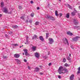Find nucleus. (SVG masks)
<instances>
[{
  "label": "nucleus",
  "mask_w": 80,
  "mask_h": 80,
  "mask_svg": "<svg viewBox=\"0 0 80 80\" xmlns=\"http://www.w3.org/2000/svg\"><path fill=\"white\" fill-rule=\"evenodd\" d=\"M69 57H71V54H69Z\"/></svg>",
  "instance_id": "13d9d810"
},
{
  "label": "nucleus",
  "mask_w": 80,
  "mask_h": 80,
  "mask_svg": "<svg viewBox=\"0 0 80 80\" xmlns=\"http://www.w3.org/2000/svg\"><path fill=\"white\" fill-rule=\"evenodd\" d=\"M2 14H0V18H1V17H2Z\"/></svg>",
  "instance_id": "6e6d98bb"
},
{
  "label": "nucleus",
  "mask_w": 80,
  "mask_h": 80,
  "mask_svg": "<svg viewBox=\"0 0 80 80\" xmlns=\"http://www.w3.org/2000/svg\"><path fill=\"white\" fill-rule=\"evenodd\" d=\"M29 22L30 23H32V20H30L29 21Z\"/></svg>",
  "instance_id": "79ce46f5"
},
{
  "label": "nucleus",
  "mask_w": 80,
  "mask_h": 80,
  "mask_svg": "<svg viewBox=\"0 0 80 80\" xmlns=\"http://www.w3.org/2000/svg\"><path fill=\"white\" fill-rule=\"evenodd\" d=\"M65 41H66L68 45H69V43H68V40L66 38H65Z\"/></svg>",
  "instance_id": "aec40b11"
},
{
  "label": "nucleus",
  "mask_w": 80,
  "mask_h": 80,
  "mask_svg": "<svg viewBox=\"0 0 80 80\" xmlns=\"http://www.w3.org/2000/svg\"><path fill=\"white\" fill-rule=\"evenodd\" d=\"M59 0V1H60V0Z\"/></svg>",
  "instance_id": "e2e57ef3"
},
{
  "label": "nucleus",
  "mask_w": 80,
  "mask_h": 80,
  "mask_svg": "<svg viewBox=\"0 0 80 80\" xmlns=\"http://www.w3.org/2000/svg\"><path fill=\"white\" fill-rule=\"evenodd\" d=\"M71 48H72V49H74V48L73 47V46H71Z\"/></svg>",
  "instance_id": "de8ad7c7"
},
{
  "label": "nucleus",
  "mask_w": 80,
  "mask_h": 80,
  "mask_svg": "<svg viewBox=\"0 0 80 80\" xmlns=\"http://www.w3.org/2000/svg\"><path fill=\"white\" fill-rule=\"evenodd\" d=\"M28 68L29 69V70H30V68H31L30 67H29V66H28Z\"/></svg>",
  "instance_id": "49530a36"
},
{
  "label": "nucleus",
  "mask_w": 80,
  "mask_h": 80,
  "mask_svg": "<svg viewBox=\"0 0 80 80\" xmlns=\"http://www.w3.org/2000/svg\"><path fill=\"white\" fill-rule=\"evenodd\" d=\"M35 57L36 58H39L40 57V55L38 54V53H37V52H35Z\"/></svg>",
  "instance_id": "6e6552de"
},
{
  "label": "nucleus",
  "mask_w": 80,
  "mask_h": 80,
  "mask_svg": "<svg viewBox=\"0 0 80 80\" xmlns=\"http://www.w3.org/2000/svg\"><path fill=\"white\" fill-rule=\"evenodd\" d=\"M39 38L41 41H42V42H43L44 40V39H43V36H40L39 37Z\"/></svg>",
  "instance_id": "ddd939ff"
},
{
  "label": "nucleus",
  "mask_w": 80,
  "mask_h": 80,
  "mask_svg": "<svg viewBox=\"0 0 80 80\" xmlns=\"http://www.w3.org/2000/svg\"><path fill=\"white\" fill-rule=\"evenodd\" d=\"M38 37V36H37L36 35H34V36L32 38V39L34 40L35 38H37Z\"/></svg>",
  "instance_id": "2eb2a0df"
},
{
  "label": "nucleus",
  "mask_w": 80,
  "mask_h": 80,
  "mask_svg": "<svg viewBox=\"0 0 80 80\" xmlns=\"http://www.w3.org/2000/svg\"><path fill=\"white\" fill-rule=\"evenodd\" d=\"M23 55H25V54H24V53H23Z\"/></svg>",
  "instance_id": "052dcab7"
},
{
  "label": "nucleus",
  "mask_w": 80,
  "mask_h": 80,
  "mask_svg": "<svg viewBox=\"0 0 80 80\" xmlns=\"http://www.w3.org/2000/svg\"><path fill=\"white\" fill-rule=\"evenodd\" d=\"M3 58H4V59L6 58H7V57L6 56H3Z\"/></svg>",
  "instance_id": "58836bf2"
},
{
  "label": "nucleus",
  "mask_w": 80,
  "mask_h": 80,
  "mask_svg": "<svg viewBox=\"0 0 80 80\" xmlns=\"http://www.w3.org/2000/svg\"><path fill=\"white\" fill-rule=\"evenodd\" d=\"M25 43V44H27V43Z\"/></svg>",
  "instance_id": "0e129e2a"
},
{
  "label": "nucleus",
  "mask_w": 80,
  "mask_h": 80,
  "mask_svg": "<svg viewBox=\"0 0 80 80\" xmlns=\"http://www.w3.org/2000/svg\"><path fill=\"white\" fill-rule=\"evenodd\" d=\"M49 35V34L48 33H46V38L47 39L49 37L48 36Z\"/></svg>",
  "instance_id": "b1692460"
},
{
  "label": "nucleus",
  "mask_w": 80,
  "mask_h": 80,
  "mask_svg": "<svg viewBox=\"0 0 80 80\" xmlns=\"http://www.w3.org/2000/svg\"><path fill=\"white\" fill-rule=\"evenodd\" d=\"M67 34L68 35H71V36H72V35H73V34H72V33L70 32H68Z\"/></svg>",
  "instance_id": "6ab92c4d"
},
{
  "label": "nucleus",
  "mask_w": 80,
  "mask_h": 80,
  "mask_svg": "<svg viewBox=\"0 0 80 80\" xmlns=\"http://www.w3.org/2000/svg\"><path fill=\"white\" fill-rule=\"evenodd\" d=\"M15 61L16 62H17V64H19V65H20V64H21V61L19 59H16Z\"/></svg>",
  "instance_id": "0eeeda50"
},
{
  "label": "nucleus",
  "mask_w": 80,
  "mask_h": 80,
  "mask_svg": "<svg viewBox=\"0 0 80 80\" xmlns=\"http://www.w3.org/2000/svg\"><path fill=\"white\" fill-rule=\"evenodd\" d=\"M9 34H12V31L9 32Z\"/></svg>",
  "instance_id": "c03bdc74"
},
{
  "label": "nucleus",
  "mask_w": 80,
  "mask_h": 80,
  "mask_svg": "<svg viewBox=\"0 0 80 80\" xmlns=\"http://www.w3.org/2000/svg\"><path fill=\"white\" fill-rule=\"evenodd\" d=\"M78 17H79V18H80V15L79 14L78 15Z\"/></svg>",
  "instance_id": "4d7b16f0"
},
{
  "label": "nucleus",
  "mask_w": 80,
  "mask_h": 80,
  "mask_svg": "<svg viewBox=\"0 0 80 80\" xmlns=\"http://www.w3.org/2000/svg\"><path fill=\"white\" fill-rule=\"evenodd\" d=\"M63 68L62 66L60 67L58 69V73L59 74H62V73L64 74L65 73V72H63Z\"/></svg>",
  "instance_id": "f257e3e1"
},
{
  "label": "nucleus",
  "mask_w": 80,
  "mask_h": 80,
  "mask_svg": "<svg viewBox=\"0 0 80 80\" xmlns=\"http://www.w3.org/2000/svg\"><path fill=\"white\" fill-rule=\"evenodd\" d=\"M12 27L14 28H17L18 26L17 25H14L12 26Z\"/></svg>",
  "instance_id": "5701e85b"
},
{
  "label": "nucleus",
  "mask_w": 80,
  "mask_h": 80,
  "mask_svg": "<svg viewBox=\"0 0 80 80\" xmlns=\"http://www.w3.org/2000/svg\"><path fill=\"white\" fill-rule=\"evenodd\" d=\"M64 39V38L63 39ZM65 41L64 40H63V42L64 43V44H65V45H66V44H67V43H65Z\"/></svg>",
  "instance_id": "a19ab883"
},
{
  "label": "nucleus",
  "mask_w": 80,
  "mask_h": 80,
  "mask_svg": "<svg viewBox=\"0 0 80 80\" xmlns=\"http://www.w3.org/2000/svg\"><path fill=\"white\" fill-rule=\"evenodd\" d=\"M46 18L47 19H49V20H55V19L52 16H50L49 15H47L46 16Z\"/></svg>",
  "instance_id": "f03ea898"
},
{
  "label": "nucleus",
  "mask_w": 80,
  "mask_h": 80,
  "mask_svg": "<svg viewBox=\"0 0 80 80\" xmlns=\"http://www.w3.org/2000/svg\"><path fill=\"white\" fill-rule=\"evenodd\" d=\"M25 17V15H24L23 16H22V17H21L20 18L21 19H22V20H24V18Z\"/></svg>",
  "instance_id": "7c9ffc66"
},
{
  "label": "nucleus",
  "mask_w": 80,
  "mask_h": 80,
  "mask_svg": "<svg viewBox=\"0 0 80 80\" xmlns=\"http://www.w3.org/2000/svg\"><path fill=\"white\" fill-rule=\"evenodd\" d=\"M18 8L19 9H22V6H19Z\"/></svg>",
  "instance_id": "4c0bfd02"
},
{
  "label": "nucleus",
  "mask_w": 80,
  "mask_h": 80,
  "mask_svg": "<svg viewBox=\"0 0 80 80\" xmlns=\"http://www.w3.org/2000/svg\"><path fill=\"white\" fill-rule=\"evenodd\" d=\"M58 78H61V76H58Z\"/></svg>",
  "instance_id": "3c124183"
},
{
  "label": "nucleus",
  "mask_w": 80,
  "mask_h": 80,
  "mask_svg": "<svg viewBox=\"0 0 80 80\" xmlns=\"http://www.w3.org/2000/svg\"><path fill=\"white\" fill-rule=\"evenodd\" d=\"M78 73H80V67L78 68Z\"/></svg>",
  "instance_id": "c85d7f7f"
},
{
  "label": "nucleus",
  "mask_w": 80,
  "mask_h": 80,
  "mask_svg": "<svg viewBox=\"0 0 80 80\" xmlns=\"http://www.w3.org/2000/svg\"><path fill=\"white\" fill-rule=\"evenodd\" d=\"M39 70L40 69H39V68L37 67L36 68H35L34 71L36 72H39Z\"/></svg>",
  "instance_id": "4468645a"
},
{
  "label": "nucleus",
  "mask_w": 80,
  "mask_h": 80,
  "mask_svg": "<svg viewBox=\"0 0 80 80\" xmlns=\"http://www.w3.org/2000/svg\"><path fill=\"white\" fill-rule=\"evenodd\" d=\"M48 43H49V44H52V43H53L54 42L53 39H52V38H48Z\"/></svg>",
  "instance_id": "39448f33"
},
{
  "label": "nucleus",
  "mask_w": 80,
  "mask_h": 80,
  "mask_svg": "<svg viewBox=\"0 0 80 80\" xmlns=\"http://www.w3.org/2000/svg\"><path fill=\"white\" fill-rule=\"evenodd\" d=\"M24 52L26 56H27V55H28V50L27 49H24Z\"/></svg>",
  "instance_id": "423d86ee"
},
{
  "label": "nucleus",
  "mask_w": 80,
  "mask_h": 80,
  "mask_svg": "<svg viewBox=\"0 0 80 80\" xmlns=\"http://www.w3.org/2000/svg\"><path fill=\"white\" fill-rule=\"evenodd\" d=\"M74 23L75 25H77V24H78V22L76 19H74Z\"/></svg>",
  "instance_id": "dca6fc26"
},
{
  "label": "nucleus",
  "mask_w": 80,
  "mask_h": 80,
  "mask_svg": "<svg viewBox=\"0 0 80 80\" xmlns=\"http://www.w3.org/2000/svg\"><path fill=\"white\" fill-rule=\"evenodd\" d=\"M24 61L25 62H27V60L26 59H24Z\"/></svg>",
  "instance_id": "09e8293b"
},
{
  "label": "nucleus",
  "mask_w": 80,
  "mask_h": 80,
  "mask_svg": "<svg viewBox=\"0 0 80 80\" xmlns=\"http://www.w3.org/2000/svg\"><path fill=\"white\" fill-rule=\"evenodd\" d=\"M66 60H66V58H63V61L64 63H65V62H66Z\"/></svg>",
  "instance_id": "c756f323"
},
{
  "label": "nucleus",
  "mask_w": 80,
  "mask_h": 80,
  "mask_svg": "<svg viewBox=\"0 0 80 80\" xmlns=\"http://www.w3.org/2000/svg\"><path fill=\"white\" fill-rule=\"evenodd\" d=\"M28 20H29V18H28V19H26V21H25V23H28L29 21Z\"/></svg>",
  "instance_id": "2f4dec72"
},
{
  "label": "nucleus",
  "mask_w": 80,
  "mask_h": 80,
  "mask_svg": "<svg viewBox=\"0 0 80 80\" xmlns=\"http://www.w3.org/2000/svg\"><path fill=\"white\" fill-rule=\"evenodd\" d=\"M59 49L60 50H62V48H59Z\"/></svg>",
  "instance_id": "5fc2aeb1"
},
{
  "label": "nucleus",
  "mask_w": 80,
  "mask_h": 80,
  "mask_svg": "<svg viewBox=\"0 0 80 80\" xmlns=\"http://www.w3.org/2000/svg\"><path fill=\"white\" fill-rule=\"evenodd\" d=\"M1 7H3L4 5V2H1Z\"/></svg>",
  "instance_id": "4be33fe9"
},
{
  "label": "nucleus",
  "mask_w": 80,
  "mask_h": 80,
  "mask_svg": "<svg viewBox=\"0 0 80 80\" xmlns=\"http://www.w3.org/2000/svg\"><path fill=\"white\" fill-rule=\"evenodd\" d=\"M5 37H7V38H8V35H7V34H6L5 35Z\"/></svg>",
  "instance_id": "ea45409f"
},
{
  "label": "nucleus",
  "mask_w": 80,
  "mask_h": 80,
  "mask_svg": "<svg viewBox=\"0 0 80 80\" xmlns=\"http://www.w3.org/2000/svg\"><path fill=\"white\" fill-rule=\"evenodd\" d=\"M26 42L27 44H28V43H30V41L28 40V36H27L26 37Z\"/></svg>",
  "instance_id": "9d476101"
},
{
  "label": "nucleus",
  "mask_w": 80,
  "mask_h": 80,
  "mask_svg": "<svg viewBox=\"0 0 80 80\" xmlns=\"http://www.w3.org/2000/svg\"><path fill=\"white\" fill-rule=\"evenodd\" d=\"M79 28V26H76L74 27V28Z\"/></svg>",
  "instance_id": "72a5a7b5"
},
{
  "label": "nucleus",
  "mask_w": 80,
  "mask_h": 80,
  "mask_svg": "<svg viewBox=\"0 0 80 80\" xmlns=\"http://www.w3.org/2000/svg\"><path fill=\"white\" fill-rule=\"evenodd\" d=\"M31 3L32 4V3H33V1H31Z\"/></svg>",
  "instance_id": "8fccbe9b"
},
{
  "label": "nucleus",
  "mask_w": 80,
  "mask_h": 80,
  "mask_svg": "<svg viewBox=\"0 0 80 80\" xmlns=\"http://www.w3.org/2000/svg\"><path fill=\"white\" fill-rule=\"evenodd\" d=\"M23 45H22V47H23Z\"/></svg>",
  "instance_id": "69168bd1"
},
{
  "label": "nucleus",
  "mask_w": 80,
  "mask_h": 80,
  "mask_svg": "<svg viewBox=\"0 0 80 80\" xmlns=\"http://www.w3.org/2000/svg\"><path fill=\"white\" fill-rule=\"evenodd\" d=\"M59 15L60 16L59 17L60 18L62 16V13H59Z\"/></svg>",
  "instance_id": "c9c22d12"
},
{
  "label": "nucleus",
  "mask_w": 80,
  "mask_h": 80,
  "mask_svg": "<svg viewBox=\"0 0 80 80\" xmlns=\"http://www.w3.org/2000/svg\"><path fill=\"white\" fill-rule=\"evenodd\" d=\"M78 38H80V37L78 36H76V37H74L72 38V41L74 42H77L78 41Z\"/></svg>",
  "instance_id": "20e7f679"
},
{
  "label": "nucleus",
  "mask_w": 80,
  "mask_h": 80,
  "mask_svg": "<svg viewBox=\"0 0 80 80\" xmlns=\"http://www.w3.org/2000/svg\"><path fill=\"white\" fill-rule=\"evenodd\" d=\"M79 80H80V79H79Z\"/></svg>",
  "instance_id": "774afa93"
},
{
  "label": "nucleus",
  "mask_w": 80,
  "mask_h": 80,
  "mask_svg": "<svg viewBox=\"0 0 80 80\" xmlns=\"http://www.w3.org/2000/svg\"><path fill=\"white\" fill-rule=\"evenodd\" d=\"M39 9H40V8L39 7H38L37 8V10H39Z\"/></svg>",
  "instance_id": "603ef678"
},
{
  "label": "nucleus",
  "mask_w": 80,
  "mask_h": 80,
  "mask_svg": "<svg viewBox=\"0 0 80 80\" xmlns=\"http://www.w3.org/2000/svg\"><path fill=\"white\" fill-rule=\"evenodd\" d=\"M52 65V63H49L48 64V66H50V65Z\"/></svg>",
  "instance_id": "a18cd8bd"
},
{
  "label": "nucleus",
  "mask_w": 80,
  "mask_h": 80,
  "mask_svg": "<svg viewBox=\"0 0 80 80\" xmlns=\"http://www.w3.org/2000/svg\"><path fill=\"white\" fill-rule=\"evenodd\" d=\"M67 59L68 60V61H69L70 63H71V62H72V59L69 56H67Z\"/></svg>",
  "instance_id": "1a4fd4ad"
},
{
  "label": "nucleus",
  "mask_w": 80,
  "mask_h": 80,
  "mask_svg": "<svg viewBox=\"0 0 80 80\" xmlns=\"http://www.w3.org/2000/svg\"><path fill=\"white\" fill-rule=\"evenodd\" d=\"M63 70H64L65 73H68V70L65 68L63 69Z\"/></svg>",
  "instance_id": "a211bd4d"
},
{
  "label": "nucleus",
  "mask_w": 80,
  "mask_h": 80,
  "mask_svg": "<svg viewBox=\"0 0 80 80\" xmlns=\"http://www.w3.org/2000/svg\"><path fill=\"white\" fill-rule=\"evenodd\" d=\"M49 53H50L48 52V55H49Z\"/></svg>",
  "instance_id": "338daca9"
},
{
  "label": "nucleus",
  "mask_w": 80,
  "mask_h": 80,
  "mask_svg": "<svg viewBox=\"0 0 80 80\" xmlns=\"http://www.w3.org/2000/svg\"><path fill=\"white\" fill-rule=\"evenodd\" d=\"M64 66L65 67H70V65L68 64L67 63H66L65 64H64Z\"/></svg>",
  "instance_id": "bb28decb"
},
{
  "label": "nucleus",
  "mask_w": 80,
  "mask_h": 80,
  "mask_svg": "<svg viewBox=\"0 0 80 80\" xmlns=\"http://www.w3.org/2000/svg\"><path fill=\"white\" fill-rule=\"evenodd\" d=\"M55 14L56 16H57V17H58L59 15V14L58 13V11H56L55 12Z\"/></svg>",
  "instance_id": "f3484780"
},
{
  "label": "nucleus",
  "mask_w": 80,
  "mask_h": 80,
  "mask_svg": "<svg viewBox=\"0 0 80 80\" xmlns=\"http://www.w3.org/2000/svg\"><path fill=\"white\" fill-rule=\"evenodd\" d=\"M31 16L32 17H34V13H32L31 14Z\"/></svg>",
  "instance_id": "473e14b6"
},
{
  "label": "nucleus",
  "mask_w": 80,
  "mask_h": 80,
  "mask_svg": "<svg viewBox=\"0 0 80 80\" xmlns=\"http://www.w3.org/2000/svg\"><path fill=\"white\" fill-rule=\"evenodd\" d=\"M71 14L72 15V16H75V15H76V13L74 12H72L71 13Z\"/></svg>",
  "instance_id": "a878e982"
},
{
  "label": "nucleus",
  "mask_w": 80,
  "mask_h": 80,
  "mask_svg": "<svg viewBox=\"0 0 80 80\" xmlns=\"http://www.w3.org/2000/svg\"><path fill=\"white\" fill-rule=\"evenodd\" d=\"M40 75H43V73H42V72H40Z\"/></svg>",
  "instance_id": "864d4df0"
},
{
  "label": "nucleus",
  "mask_w": 80,
  "mask_h": 80,
  "mask_svg": "<svg viewBox=\"0 0 80 80\" xmlns=\"http://www.w3.org/2000/svg\"><path fill=\"white\" fill-rule=\"evenodd\" d=\"M22 47V46H20V48H21Z\"/></svg>",
  "instance_id": "680f3d73"
},
{
  "label": "nucleus",
  "mask_w": 80,
  "mask_h": 80,
  "mask_svg": "<svg viewBox=\"0 0 80 80\" xmlns=\"http://www.w3.org/2000/svg\"><path fill=\"white\" fill-rule=\"evenodd\" d=\"M78 8H79V10H80V6H79Z\"/></svg>",
  "instance_id": "bf43d9fd"
},
{
  "label": "nucleus",
  "mask_w": 80,
  "mask_h": 80,
  "mask_svg": "<svg viewBox=\"0 0 80 80\" xmlns=\"http://www.w3.org/2000/svg\"><path fill=\"white\" fill-rule=\"evenodd\" d=\"M39 22H36L35 23V25H38V24H39Z\"/></svg>",
  "instance_id": "cd10ccee"
},
{
  "label": "nucleus",
  "mask_w": 80,
  "mask_h": 80,
  "mask_svg": "<svg viewBox=\"0 0 80 80\" xmlns=\"http://www.w3.org/2000/svg\"><path fill=\"white\" fill-rule=\"evenodd\" d=\"M68 7L70 9H71L72 8H71V7L70 6V5L69 4L68 5Z\"/></svg>",
  "instance_id": "f704fd0d"
},
{
  "label": "nucleus",
  "mask_w": 80,
  "mask_h": 80,
  "mask_svg": "<svg viewBox=\"0 0 80 80\" xmlns=\"http://www.w3.org/2000/svg\"><path fill=\"white\" fill-rule=\"evenodd\" d=\"M32 49L33 51H35V50H36V47H33L32 48Z\"/></svg>",
  "instance_id": "393cba45"
},
{
  "label": "nucleus",
  "mask_w": 80,
  "mask_h": 80,
  "mask_svg": "<svg viewBox=\"0 0 80 80\" xmlns=\"http://www.w3.org/2000/svg\"><path fill=\"white\" fill-rule=\"evenodd\" d=\"M2 11L3 12L5 13H9L8 12V9L7 8H3L2 9Z\"/></svg>",
  "instance_id": "7ed1b4c3"
},
{
  "label": "nucleus",
  "mask_w": 80,
  "mask_h": 80,
  "mask_svg": "<svg viewBox=\"0 0 80 80\" xmlns=\"http://www.w3.org/2000/svg\"><path fill=\"white\" fill-rule=\"evenodd\" d=\"M74 78V75L72 74L70 77V79L71 80H73V78Z\"/></svg>",
  "instance_id": "f8f14e48"
},
{
  "label": "nucleus",
  "mask_w": 80,
  "mask_h": 80,
  "mask_svg": "<svg viewBox=\"0 0 80 80\" xmlns=\"http://www.w3.org/2000/svg\"><path fill=\"white\" fill-rule=\"evenodd\" d=\"M66 17V18H69V17H70L69 13H68L67 14Z\"/></svg>",
  "instance_id": "412c9836"
},
{
  "label": "nucleus",
  "mask_w": 80,
  "mask_h": 80,
  "mask_svg": "<svg viewBox=\"0 0 80 80\" xmlns=\"http://www.w3.org/2000/svg\"><path fill=\"white\" fill-rule=\"evenodd\" d=\"M18 45L17 44H14V46H15V47H17V46H18Z\"/></svg>",
  "instance_id": "37998d69"
},
{
  "label": "nucleus",
  "mask_w": 80,
  "mask_h": 80,
  "mask_svg": "<svg viewBox=\"0 0 80 80\" xmlns=\"http://www.w3.org/2000/svg\"><path fill=\"white\" fill-rule=\"evenodd\" d=\"M14 57L15 58H19L20 57V54H14Z\"/></svg>",
  "instance_id": "9b49d317"
},
{
  "label": "nucleus",
  "mask_w": 80,
  "mask_h": 80,
  "mask_svg": "<svg viewBox=\"0 0 80 80\" xmlns=\"http://www.w3.org/2000/svg\"><path fill=\"white\" fill-rule=\"evenodd\" d=\"M73 12L76 13H77V10H75V9H74V11Z\"/></svg>",
  "instance_id": "e433bc0d"
}]
</instances>
